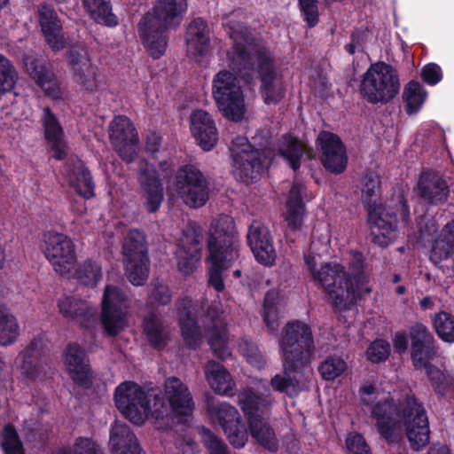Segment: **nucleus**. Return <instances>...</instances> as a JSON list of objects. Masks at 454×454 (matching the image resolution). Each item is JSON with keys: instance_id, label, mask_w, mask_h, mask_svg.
I'll return each mask as SVG.
<instances>
[{"instance_id": "f257e3e1", "label": "nucleus", "mask_w": 454, "mask_h": 454, "mask_svg": "<svg viewBox=\"0 0 454 454\" xmlns=\"http://www.w3.org/2000/svg\"><path fill=\"white\" fill-rule=\"evenodd\" d=\"M365 405L370 408V416L378 434L387 443L395 442L403 427L412 450L420 451L428 445V416L423 403L411 391L399 400L387 396Z\"/></svg>"}, {"instance_id": "f03ea898", "label": "nucleus", "mask_w": 454, "mask_h": 454, "mask_svg": "<svg viewBox=\"0 0 454 454\" xmlns=\"http://www.w3.org/2000/svg\"><path fill=\"white\" fill-rule=\"evenodd\" d=\"M234 227L232 217L224 214L220 215L211 226L207 240L211 262L208 285L216 292L224 290L223 272L239 257Z\"/></svg>"}, {"instance_id": "7ed1b4c3", "label": "nucleus", "mask_w": 454, "mask_h": 454, "mask_svg": "<svg viewBox=\"0 0 454 454\" xmlns=\"http://www.w3.org/2000/svg\"><path fill=\"white\" fill-rule=\"evenodd\" d=\"M188 0H156L153 12L139 23L144 44L151 55H163L167 48L162 32L178 27L188 8Z\"/></svg>"}, {"instance_id": "20e7f679", "label": "nucleus", "mask_w": 454, "mask_h": 454, "mask_svg": "<svg viewBox=\"0 0 454 454\" xmlns=\"http://www.w3.org/2000/svg\"><path fill=\"white\" fill-rule=\"evenodd\" d=\"M114 403L117 410L136 425H141L145 418L152 414L156 419L163 417V398L153 387L145 388L135 381L126 380L114 390Z\"/></svg>"}, {"instance_id": "39448f33", "label": "nucleus", "mask_w": 454, "mask_h": 454, "mask_svg": "<svg viewBox=\"0 0 454 454\" xmlns=\"http://www.w3.org/2000/svg\"><path fill=\"white\" fill-rule=\"evenodd\" d=\"M239 403L247 419L251 436L270 452H277L279 442L274 428L263 417L268 414L274 399L270 395H257L251 387L239 394Z\"/></svg>"}, {"instance_id": "423d86ee", "label": "nucleus", "mask_w": 454, "mask_h": 454, "mask_svg": "<svg viewBox=\"0 0 454 454\" xmlns=\"http://www.w3.org/2000/svg\"><path fill=\"white\" fill-rule=\"evenodd\" d=\"M279 346L286 372H301L310 364L316 350L311 326L301 320L288 322Z\"/></svg>"}, {"instance_id": "0eeeda50", "label": "nucleus", "mask_w": 454, "mask_h": 454, "mask_svg": "<svg viewBox=\"0 0 454 454\" xmlns=\"http://www.w3.org/2000/svg\"><path fill=\"white\" fill-rule=\"evenodd\" d=\"M230 151L236 179L247 184L259 180L272 160L270 151L254 148L245 137L232 139Z\"/></svg>"}, {"instance_id": "6e6552de", "label": "nucleus", "mask_w": 454, "mask_h": 454, "mask_svg": "<svg viewBox=\"0 0 454 454\" xmlns=\"http://www.w3.org/2000/svg\"><path fill=\"white\" fill-rule=\"evenodd\" d=\"M359 90L363 98L370 104L389 103L400 90L397 70L382 61L371 64L363 75Z\"/></svg>"}, {"instance_id": "1a4fd4ad", "label": "nucleus", "mask_w": 454, "mask_h": 454, "mask_svg": "<svg viewBox=\"0 0 454 454\" xmlns=\"http://www.w3.org/2000/svg\"><path fill=\"white\" fill-rule=\"evenodd\" d=\"M365 260L362 252L352 251L349 262V269L352 273L349 274L342 266L343 277L340 276V280L336 281L334 291L339 300H334V311L342 312L349 310L356 303V299L360 296L362 291L371 292L370 288H366L368 283V275L364 271Z\"/></svg>"}, {"instance_id": "9d476101", "label": "nucleus", "mask_w": 454, "mask_h": 454, "mask_svg": "<svg viewBox=\"0 0 454 454\" xmlns=\"http://www.w3.org/2000/svg\"><path fill=\"white\" fill-rule=\"evenodd\" d=\"M122 253L128 279L134 286H143L149 274L148 248L145 233L137 229L129 230L124 239Z\"/></svg>"}, {"instance_id": "9b49d317", "label": "nucleus", "mask_w": 454, "mask_h": 454, "mask_svg": "<svg viewBox=\"0 0 454 454\" xmlns=\"http://www.w3.org/2000/svg\"><path fill=\"white\" fill-rule=\"evenodd\" d=\"M175 187L178 196L190 207H201L209 199V182L194 164H185L177 168Z\"/></svg>"}, {"instance_id": "f8f14e48", "label": "nucleus", "mask_w": 454, "mask_h": 454, "mask_svg": "<svg viewBox=\"0 0 454 454\" xmlns=\"http://www.w3.org/2000/svg\"><path fill=\"white\" fill-rule=\"evenodd\" d=\"M42 250L53 270L66 276L76 261L75 246L66 234L48 231L43 234Z\"/></svg>"}, {"instance_id": "ddd939ff", "label": "nucleus", "mask_w": 454, "mask_h": 454, "mask_svg": "<svg viewBox=\"0 0 454 454\" xmlns=\"http://www.w3.org/2000/svg\"><path fill=\"white\" fill-rule=\"evenodd\" d=\"M421 204L442 207L448 203L451 190L446 177L438 171L423 168L413 188Z\"/></svg>"}, {"instance_id": "4468645a", "label": "nucleus", "mask_w": 454, "mask_h": 454, "mask_svg": "<svg viewBox=\"0 0 454 454\" xmlns=\"http://www.w3.org/2000/svg\"><path fill=\"white\" fill-rule=\"evenodd\" d=\"M410 356L415 370L432 364L438 355L437 341L429 328L420 322L409 327Z\"/></svg>"}, {"instance_id": "2eb2a0df", "label": "nucleus", "mask_w": 454, "mask_h": 454, "mask_svg": "<svg viewBox=\"0 0 454 454\" xmlns=\"http://www.w3.org/2000/svg\"><path fill=\"white\" fill-rule=\"evenodd\" d=\"M125 293L118 286L107 285L102 297L101 322L108 336H117L127 325L123 307Z\"/></svg>"}, {"instance_id": "dca6fc26", "label": "nucleus", "mask_w": 454, "mask_h": 454, "mask_svg": "<svg viewBox=\"0 0 454 454\" xmlns=\"http://www.w3.org/2000/svg\"><path fill=\"white\" fill-rule=\"evenodd\" d=\"M320 148V161L324 168L333 175L342 174L348 166L347 148L341 138L335 133L321 130L316 140Z\"/></svg>"}, {"instance_id": "f3484780", "label": "nucleus", "mask_w": 454, "mask_h": 454, "mask_svg": "<svg viewBox=\"0 0 454 454\" xmlns=\"http://www.w3.org/2000/svg\"><path fill=\"white\" fill-rule=\"evenodd\" d=\"M67 372L74 385L83 390L93 386L94 372L86 350L78 343H68L63 354Z\"/></svg>"}, {"instance_id": "a211bd4d", "label": "nucleus", "mask_w": 454, "mask_h": 454, "mask_svg": "<svg viewBox=\"0 0 454 454\" xmlns=\"http://www.w3.org/2000/svg\"><path fill=\"white\" fill-rule=\"evenodd\" d=\"M109 138L122 160L128 162L133 160L138 136L129 118L124 115L115 116L109 125Z\"/></svg>"}, {"instance_id": "6ab92c4d", "label": "nucleus", "mask_w": 454, "mask_h": 454, "mask_svg": "<svg viewBox=\"0 0 454 454\" xmlns=\"http://www.w3.org/2000/svg\"><path fill=\"white\" fill-rule=\"evenodd\" d=\"M259 92L265 105H278L286 97V86L282 74H278L274 59H262L259 63Z\"/></svg>"}, {"instance_id": "aec40b11", "label": "nucleus", "mask_w": 454, "mask_h": 454, "mask_svg": "<svg viewBox=\"0 0 454 454\" xmlns=\"http://www.w3.org/2000/svg\"><path fill=\"white\" fill-rule=\"evenodd\" d=\"M26 73L39 86L45 96L59 100L62 98L60 81L46 59H23Z\"/></svg>"}, {"instance_id": "412c9836", "label": "nucleus", "mask_w": 454, "mask_h": 454, "mask_svg": "<svg viewBox=\"0 0 454 454\" xmlns=\"http://www.w3.org/2000/svg\"><path fill=\"white\" fill-rule=\"evenodd\" d=\"M140 197L149 214L156 213L164 200V187L160 173L153 165H146L138 173Z\"/></svg>"}, {"instance_id": "4be33fe9", "label": "nucleus", "mask_w": 454, "mask_h": 454, "mask_svg": "<svg viewBox=\"0 0 454 454\" xmlns=\"http://www.w3.org/2000/svg\"><path fill=\"white\" fill-rule=\"evenodd\" d=\"M368 222L373 242L382 247H387L392 239L391 234L397 229L396 213L391 208L373 203L368 208Z\"/></svg>"}, {"instance_id": "5701e85b", "label": "nucleus", "mask_w": 454, "mask_h": 454, "mask_svg": "<svg viewBox=\"0 0 454 454\" xmlns=\"http://www.w3.org/2000/svg\"><path fill=\"white\" fill-rule=\"evenodd\" d=\"M247 239L255 260L259 263L264 266L274 264L277 254L273 239L267 227L260 222H254L248 228Z\"/></svg>"}, {"instance_id": "b1692460", "label": "nucleus", "mask_w": 454, "mask_h": 454, "mask_svg": "<svg viewBox=\"0 0 454 454\" xmlns=\"http://www.w3.org/2000/svg\"><path fill=\"white\" fill-rule=\"evenodd\" d=\"M18 357L21 362V374L28 380H35L47 365L46 346L42 339L34 338Z\"/></svg>"}, {"instance_id": "393cba45", "label": "nucleus", "mask_w": 454, "mask_h": 454, "mask_svg": "<svg viewBox=\"0 0 454 454\" xmlns=\"http://www.w3.org/2000/svg\"><path fill=\"white\" fill-rule=\"evenodd\" d=\"M165 395L169 403L172 412L176 417L192 415L194 403L189 388L177 377H170L166 380Z\"/></svg>"}, {"instance_id": "a878e982", "label": "nucleus", "mask_w": 454, "mask_h": 454, "mask_svg": "<svg viewBox=\"0 0 454 454\" xmlns=\"http://www.w3.org/2000/svg\"><path fill=\"white\" fill-rule=\"evenodd\" d=\"M191 131L197 144L206 152L212 150L218 141L215 121L204 110H197L192 114Z\"/></svg>"}, {"instance_id": "bb28decb", "label": "nucleus", "mask_w": 454, "mask_h": 454, "mask_svg": "<svg viewBox=\"0 0 454 454\" xmlns=\"http://www.w3.org/2000/svg\"><path fill=\"white\" fill-rule=\"evenodd\" d=\"M37 18L47 43L53 50L63 48L65 41L62 35V24L53 7L47 4H39Z\"/></svg>"}, {"instance_id": "cd10ccee", "label": "nucleus", "mask_w": 454, "mask_h": 454, "mask_svg": "<svg viewBox=\"0 0 454 454\" xmlns=\"http://www.w3.org/2000/svg\"><path fill=\"white\" fill-rule=\"evenodd\" d=\"M210 325L207 328L208 344L214 352V355L225 360L231 356L228 346L227 324L223 317V313L216 309H209Z\"/></svg>"}, {"instance_id": "c85d7f7f", "label": "nucleus", "mask_w": 454, "mask_h": 454, "mask_svg": "<svg viewBox=\"0 0 454 454\" xmlns=\"http://www.w3.org/2000/svg\"><path fill=\"white\" fill-rule=\"evenodd\" d=\"M186 51L192 57L213 54L209 28L200 18L193 20L186 29Z\"/></svg>"}, {"instance_id": "c756f323", "label": "nucleus", "mask_w": 454, "mask_h": 454, "mask_svg": "<svg viewBox=\"0 0 454 454\" xmlns=\"http://www.w3.org/2000/svg\"><path fill=\"white\" fill-rule=\"evenodd\" d=\"M305 262L313 279L324 288L325 293L332 301L333 309H334V300H339L334 291V286L337 280L340 281L339 274L340 273V276H344L342 265L328 262L317 270L314 258H305Z\"/></svg>"}, {"instance_id": "7c9ffc66", "label": "nucleus", "mask_w": 454, "mask_h": 454, "mask_svg": "<svg viewBox=\"0 0 454 454\" xmlns=\"http://www.w3.org/2000/svg\"><path fill=\"white\" fill-rule=\"evenodd\" d=\"M41 123L43 128L44 138L51 145L53 157L59 160H64L67 157L63 141L64 130L58 118L49 106L44 107L43 110Z\"/></svg>"}, {"instance_id": "2f4dec72", "label": "nucleus", "mask_w": 454, "mask_h": 454, "mask_svg": "<svg viewBox=\"0 0 454 454\" xmlns=\"http://www.w3.org/2000/svg\"><path fill=\"white\" fill-rule=\"evenodd\" d=\"M142 331L149 346L162 351L168 346L169 333L163 319L155 312L150 311L142 319Z\"/></svg>"}, {"instance_id": "473e14b6", "label": "nucleus", "mask_w": 454, "mask_h": 454, "mask_svg": "<svg viewBox=\"0 0 454 454\" xmlns=\"http://www.w3.org/2000/svg\"><path fill=\"white\" fill-rule=\"evenodd\" d=\"M109 442L116 454H145L137 436L126 424L115 422L112 426Z\"/></svg>"}, {"instance_id": "72a5a7b5", "label": "nucleus", "mask_w": 454, "mask_h": 454, "mask_svg": "<svg viewBox=\"0 0 454 454\" xmlns=\"http://www.w3.org/2000/svg\"><path fill=\"white\" fill-rule=\"evenodd\" d=\"M218 110L223 117L234 122L243 120L246 106L242 90L230 92H217L213 94Z\"/></svg>"}, {"instance_id": "f704fd0d", "label": "nucleus", "mask_w": 454, "mask_h": 454, "mask_svg": "<svg viewBox=\"0 0 454 454\" xmlns=\"http://www.w3.org/2000/svg\"><path fill=\"white\" fill-rule=\"evenodd\" d=\"M302 184H294L289 191L286 200L287 210L285 220L289 229L293 231L301 230L303 224L305 204L302 199Z\"/></svg>"}, {"instance_id": "c9c22d12", "label": "nucleus", "mask_w": 454, "mask_h": 454, "mask_svg": "<svg viewBox=\"0 0 454 454\" xmlns=\"http://www.w3.org/2000/svg\"><path fill=\"white\" fill-rule=\"evenodd\" d=\"M74 79L86 90L95 91L100 86L98 67L91 63V59H71Z\"/></svg>"}, {"instance_id": "e433bc0d", "label": "nucleus", "mask_w": 454, "mask_h": 454, "mask_svg": "<svg viewBox=\"0 0 454 454\" xmlns=\"http://www.w3.org/2000/svg\"><path fill=\"white\" fill-rule=\"evenodd\" d=\"M68 183L70 187L84 200H90L96 195V184L93 176L83 163L75 165L70 169Z\"/></svg>"}, {"instance_id": "4c0bfd02", "label": "nucleus", "mask_w": 454, "mask_h": 454, "mask_svg": "<svg viewBox=\"0 0 454 454\" xmlns=\"http://www.w3.org/2000/svg\"><path fill=\"white\" fill-rule=\"evenodd\" d=\"M454 253V218L447 223L434 240L430 258L434 262L447 260Z\"/></svg>"}, {"instance_id": "58836bf2", "label": "nucleus", "mask_w": 454, "mask_h": 454, "mask_svg": "<svg viewBox=\"0 0 454 454\" xmlns=\"http://www.w3.org/2000/svg\"><path fill=\"white\" fill-rule=\"evenodd\" d=\"M205 373L210 387L215 392L229 395L234 385L230 372L221 364L210 360L205 366Z\"/></svg>"}, {"instance_id": "ea45409f", "label": "nucleus", "mask_w": 454, "mask_h": 454, "mask_svg": "<svg viewBox=\"0 0 454 454\" xmlns=\"http://www.w3.org/2000/svg\"><path fill=\"white\" fill-rule=\"evenodd\" d=\"M207 410L211 418L218 422L223 431L228 427L237 425V423L242 420L238 410L225 402L221 403L214 399H208Z\"/></svg>"}, {"instance_id": "a19ab883", "label": "nucleus", "mask_w": 454, "mask_h": 454, "mask_svg": "<svg viewBox=\"0 0 454 454\" xmlns=\"http://www.w3.org/2000/svg\"><path fill=\"white\" fill-rule=\"evenodd\" d=\"M278 152V155L286 160L289 167L294 171H297L301 168V159L305 153V145L297 137L285 135Z\"/></svg>"}, {"instance_id": "79ce46f5", "label": "nucleus", "mask_w": 454, "mask_h": 454, "mask_svg": "<svg viewBox=\"0 0 454 454\" xmlns=\"http://www.w3.org/2000/svg\"><path fill=\"white\" fill-rule=\"evenodd\" d=\"M82 4L96 22L109 27L117 24L116 17L112 12L110 0H82Z\"/></svg>"}, {"instance_id": "37998d69", "label": "nucleus", "mask_w": 454, "mask_h": 454, "mask_svg": "<svg viewBox=\"0 0 454 454\" xmlns=\"http://www.w3.org/2000/svg\"><path fill=\"white\" fill-rule=\"evenodd\" d=\"M74 278L84 286L95 287L102 278L101 265L91 259H87L77 264Z\"/></svg>"}, {"instance_id": "c03bdc74", "label": "nucleus", "mask_w": 454, "mask_h": 454, "mask_svg": "<svg viewBox=\"0 0 454 454\" xmlns=\"http://www.w3.org/2000/svg\"><path fill=\"white\" fill-rule=\"evenodd\" d=\"M224 25L229 28L230 37L233 41V48L237 57L251 55L249 50L250 39L245 26L233 19H228Z\"/></svg>"}, {"instance_id": "a18cd8bd", "label": "nucleus", "mask_w": 454, "mask_h": 454, "mask_svg": "<svg viewBox=\"0 0 454 454\" xmlns=\"http://www.w3.org/2000/svg\"><path fill=\"white\" fill-rule=\"evenodd\" d=\"M427 98V91L421 84L414 80L410 81L404 87L403 100L405 103L407 114H417Z\"/></svg>"}, {"instance_id": "49530a36", "label": "nucleus", "mask_w": 454, "mask_h": 454, "mask_svg": "<svg viewBox=\"0 0 454 454\" xmlns=\"http://www.w3.org/2000/svg\"><path fill=\"white\" fill-rule=\"evenodd\" d=\"M278 294L274 290L266 292L262 303V317L268 331L273 333L278 327Z\"/></svg>"}, {"instance_id": "de8ad7c7", "label": "nucleus", "mask_w": 454, "mask_h": 454, "mask_svg": "<svg viewBox=\"0 0 454 454\" xmlns=\"http://www.w3.org/2000/svg\"><path fill=\"white\" fill-rule=\"evenodd\" d=\"M229 59L228 64L231 72L238 78L239 77L245 83H253L254 78L258 79L259 63L262 59Z\"/></svg>"}, {"instance_id": "09e8293b", "label": "nucleus", "mask_w": 454, "mask_h": 454, "mask_svg": "<svg viewBox=\"0 0 454 454\" xmlns=\"http://www.w3.org/2000/svg\"><path fill=\"white\" fill-rule=\"evenodd\" d=\"M422 370L426 372L427 379L437 396L443 398L450 389H453L454 378L446 376L434 364H432Z\"/></svg>"}, {"instance_id": "8fccbe9b", "label": "nucleus", "mask_w": 454, "mask_h": 454, "mask_svg": "<svg viewBox=\"0 0 454 454\" xmlns=\"http://www.w3.org/2000/svg\"><path fill=\"white\" fill-rule=\"evenodd\" d=\"M202 239V228L195 222H190L182 231V236L177 243V249L189 250L192 253L201 252Z\"/></svg>"}, {"instance_id": "3c124183", "label": "nucleus", "mask_w": 454, "mask_h": 454, "mask_svg": "<svg viewBox=\"0 0 454 454\" xmlns=\"http://www.w3.org/2000/svg\"><path fill=\"white\" fill-rule=\"evenodd\" d=\"M283 369L285 367L283 366ZM298 372L283 371V374H276L270 379V385L275 392L285 393L289 397H294L301 392L300 382L292 373Z\"/></svg>"}, {"instance_id": "603ef678", "label": "nucleus", "mask_w": 454, "mask_h": 454, "mask_svg": "<svg viewBox=\"0 0 454 454\" xmlns=\"http://www.w3.org/2000/svg\"><path fill=\"white\" fill-rule=\"evenodd\" d=\"M438 337L449 343L454 342V316L446 311H440L432 319Z\"/></svg>"}, {"instance_id": "864d4df0", "label": "nucleus", "mask_w": 454, "mask_h": 454, "mask_svg": "<svg viewBox=\"0 0 454 454\" xmlns=\"http://www.w3.org/2000/svg\"><path fill=\"white\" fill-rule=\"evenodd\" d=\"M60 314L66 318H86L88 306L81 299L73 296H65L58 301Z\"/></svg>"}, {"instance_id": "5fc2aeb1", "label": "nucleus", "mask_w": 454, "mask_h": 454, "mask_svg": "<svg viewBox=\"0 0 454 454\" xmlns=\"http://www.w3.org/2000/svg\"><path fill=\"white\" fill-rule=\"evenodd\" d=\"M1 447L4 454H25L23 443L15 426L12 423L4 425L1 433Z\"/></svg>"}, {"instance_id": "6e6d98bb", "label": "nucleus", "mask_w": 454, "mask_h": 454, "mask_svg": "<svg viewBox=\"0 0 454 454\" xmlns=\"http://www.w3.org/2000/svg\"><path fill=\"white\" fill-rule=\"evenodd\" d=\"M242 90L237 77L229 70H221L212 82V94L217 92H230Z\"/></svg>"}, {"instance_id": "4d7b16f0", "label": "nucleus", "mask_w": 454, "mask_h": 454, "mask_svg": "<svg viewBox=\"0 0 454 454\" xmlns=\"http://www.w3.org/2000/svg\"><path fill=\"white\" fill-rule=\"evenodd\" d=\"M172 301V292L169 286L159 279L152 280L148 294L147 303L151 305L166 306Z\"/></svg>"}, {"instance_id": "13d9d810", "label": "nucleus", "mask_w": 454, "mask_h": 454, "mask_svg": "<svg viewBox=\"0 0 454 454\" xmlns=\"http://www.w3.org/2000/svg\"><path fill=\"white\" fill-rule=\"evenodd\" d=\"M19 336V325L12 315L0 312V345L12 344Z\"/></svg>"}, {"instance_id": "bf43d9fd", "label": "nucleus", "mask_w": 454, "mask_h": 454, "mask_svg": "<svg viewBox=\"0 0 454 454\" xmlns=\"http://www.w3.org/2000/svg\"><path fill=\"white\" fill-rule=\"evenodd\" d=\"M182 337L189 348L196 349L201 343L202 334L196 317L179 322Z\"/></svg>"}, {"instance_id": "052dcab7", "label": "nucleus", "mask_w": 454, "mask_h": 454, "mask_svg": "<svg viewBox=\"0 0 454 454\" xmlns=\"http://www.w3.org/2000/svg\"><path fill=\"white\" fill-rule=\"evenodd\" d=\"M18 77V72L9 59H0V97L12 91Z\"/></svg>"}, {"instance_id": "680f3d73", "label": "nucleus", "mask_w": 454, "mask_h": 454, "mask_svg": "<svg viewBox=\"0 0 454 454\" xmlns=\"http://www.w3.org/2000/svg\"><path fill=\"white\" fill-rule=\"evenodd\" d=\"M347 369L346 362L337 356H327L319 365L318 371L325 380H333Z\"/></svg>"}, {"instance_id": "e2e57ef3", "label": "nucleus", "mask_w": 454, "mask_h": 454, "mask_svg": "<svg viewBox=\"0 0 454 454\" xmlns=\"http://www.w3.org/2000/svg\"><path fill=\"white\" fill-rule=\"evenodd\" d=\"M239 349L246 357L247 362L257 369H262L265 366V360L259 350L257 345L250 340L242 339L239 342Z\"/></svg>"}, {"instance_id": "0e129e2a", "label": "nucleus", "mask_w": 454, "mask_h": 454, "mask_svg": "<svg viewBox=\"0 0 454 454\" xmlns=\"http://www.w3.org/2000/svg\"><path fill=\"white\" fill-rule=\"evenodd\" d=\"M391 352V347L387 340L384 339H376L366 350L367 359L373 364H380L388 359Z\"/></svg>"}, {"instance_id": "69168bd1", "label": "nucleus", "mask_w": 454, "mask_h": 454, "mask_svg": "<svg viewBox=\"0 0 454 454\" xmlns=\"http://www.w3.org/2000/svg\"><path fill=\"white\" fill-rule=\"evenodd\" d=\"M201 442L208 454H221L229 451L228 445L210 429L203 427L200 432Z\"/></svg>"}, {"instance_id": "338daca9", "label": "nucleus", "mask_w": 454, "mask_h": 454, "mask_svg": "<svg viewBox=\"0 0 454 454\" xmlns=\"http://www.w3.org/2000/svg\"><path fill=\"white\" fill-rule=\"evenodd\" d=\"M200 252L192 253L189 250L177 249V268L184 275H190L195 270L200 260Z\"/></svg>"}, {"instance_id": "774afa93", "label": "nucleus", "mask_w": 454, "mask_h": 454, "mask_svg": "<svg viewBox=\"0 0 454 454\" xmlns=\"http://www.w3.org/2000/svg\"><path fill=\"white\" fill-rule=\"evenodd\" d=\"M223 432L233 448L241 449L246 445L248 434L247 427L242 420L237 423V425L235 424L231 427H228Z\"/></svg>"}]
</instances>
